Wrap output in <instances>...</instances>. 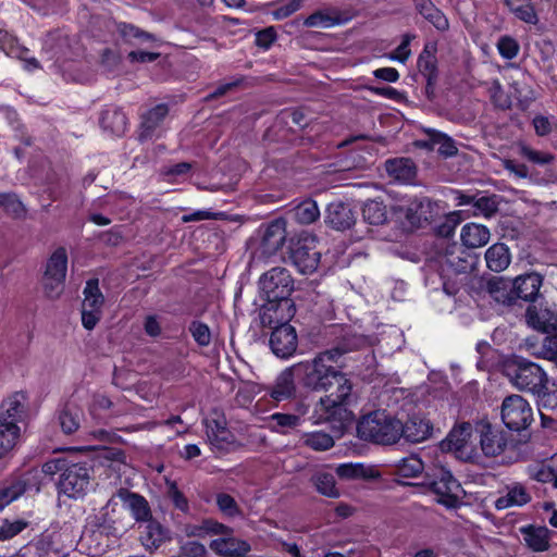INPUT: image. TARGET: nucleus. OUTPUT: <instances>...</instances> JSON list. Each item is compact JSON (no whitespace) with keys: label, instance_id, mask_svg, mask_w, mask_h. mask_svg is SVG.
<instances>
[{"label":"nucleus","instance_id":"c85d7f7f","mask_svg":"<svg viewBox=\"0 0 557 557\" xmlns=\"http://www.w3.org/2000/svg\"><path fill=\"white\" fill-rule=\"evenodd\" d=\"M140 539L145 547L156 549L164 543L169 536L168 531L157 521L147 520Z\"/></svg>","mask_w":557,"mask_h":557},{"label":"nucleus","instance_id":"c03bdc74","mask_svg":"<svg viewBox=\"0 0 557 557\" xmlns=\"http://www.w3.org/2000/svg\"><path fill=\"white\" fill-rule=\"evenodd\" d=\"M70 466V462L65 458H55L51 459L42 465L41 472L47 475H54L58 472H64L65 469ZM40 474V471L37 469L29 470L24 479H28V483H32L30 480H36Z\"/></svg>","mask_w":557,"mask_h":557},{"label":"nucleus","instance_id":"cd10ccee","mask_svg":"<svg viewBox=\"0 0 557 557\" xmlns=\"http://www.w3.org/2000/svg\"><path fill=\"white\" fill-rule=\"evenodd\" d=\"M416 9L428 20L436 29L444 32L448 29L447 17L431 2V0H413Z\"/></svg>","mask_w":557,"mask_h":557},{"label":"nucleus","instance_id":"2f4dec72","mask_svg":"<svg viewBox=\"0 0 557 557\" xmlns=\"http://www.w3.org/2000/svg\"><path fill=\"white\" fill-rule=\"evenodd\" d=\"M103 129L111 132L115 136H121L127 128V117L119 109L106 110L100 119Z\"/></svg>","mask_w":557,"mask_h":557},{"label":"nucleus","instance_id":"a19ab883","mask_svg":"<svg viewBox=\"0 0 557 557\" xmlns=\"http://www.w3.org/2000/svg\"><path fill=\"white\" fill-rule=\"evenodd\" d=\"M364 221L372 225L383 224L387 219L386 207L377 200H368L362 208Z\"/></svg>","mask_w":557,"mask_h":557},{"label":"nucleus","instance_id":"f3484780","mask_svg":"<svg viewBox=\"0 0 557 557\" xmlns=\"http://www.w3.org/2000/svg\"><path fill=\"white\" fill-rule=\"evenodd\" d=\"M525 319L529 326L542 333L548 334L557 329V317L548 309L530 306Z\"/></svg>","mask_w":557,"mask_h":557},{"label":"nucleus","instance_id":"f8f14e48","mask_svg":"<svg viewBox=\"0 0 557 557\" xmlns=\"http://www.w3.org/2000/svg\"><path fill=\"white\" fill-rule=\"evenodd\" d=\"M286 236V221L284 219L271 221L262 231L261 240L256 250L257 257L268 259L274 256L284 246Z\"/></svg>","mask_w":557,"mask_h":557},{"label":"nucleus","instance_id":"e433bc0d","mask_svg":"<svg viewBox=\"0 0 557 557\" xmlns=\"http://www.w3.org/2000/svg\"><path fill=\"white\" fill-rule=\"evenodd\" d=\"M292 218L299 224H311L320 216V210L315 201L309 199L297 205L290 211Z\"/></svg>","mask_w":557,"mask_h":557},{"label":"nucleus","instance_id":"4468645a","mask_svg":"<svg viewBox=\"0 0 557 557\" xmlns=\"http://www.w3.org/2000/svg\"><path fill=\"white\" fill-rule=\"evenodd\" d=\"M433 431L431 420L421 413H413L401 422V437L408 443H422L433 435Z\"/></svg>","mask_w":557,"mask_h":557},{"label":"nucleus","instance_id":"6ab92c4d","mask_svg":"<svg viewBox=\"0 0 557 557\" xmlns=\"http://www.w3.org/2000/svg\"><path fill=\"white\" fill-rule=\"evenodd\" d=\"M385 170L392 180L400 184H410L416 177V165L408 158L387 160Z\"/></svg>","mask_w":557,"mask_h":557},{"label":"nucleus","instance_id":"412c9836","mask_svg":"<svg viewBox=\"0 0 557 557\" xmlns=\"http://www.w3.org/2000/svg\"><path fill=\"white\" fill-rule=\"evenodd\" d=\"M490 231L486 226L476 223H467L462 226L460 239L467 248H479L490 240Z\"/></svg>","mask_w":557,"mask_h":557},{"label":"nucleus","instance_id":"58836bf2","mask_svg":"<svg viewBox=\"0 0 557 557\" xmlns=\"http://www.w3.org/2000/svg\"><path fill=\"white\" fill-rule=\"evenodd\" d=\"M67 271V255L64 248H58L49 258L45 271L46 276L65 277Z\"/></svg>","mask_w":557,"mask_h":557},{"label":"nucleus","instance_id":"9d476101","mask_svg":"<svg viewBox=\"0 0 557 557\" xmlns=\"http://www.w3.org/2000/svg\"><path fill=\"white\" fill-rule=\"evenodd\" d=\"M475 433L479 442L480 456L496 457L503 454L508 446L507 433L486 421L475 423Z\"/></svg>","mask_w":557,"mask_h":557},{"label":"nucleus","instance_id":"473e14b6","mask_svg":"<svg viewBox=\"0 0 557 557\" xmlns=\"http://www.w3.org/2000/svg\"><path fill=\"white\" fill-rule=\"evenodd\" d=\"M185 533L189 537L205 539L210 535L226 534L228 533V527L214 520L208 519L201 521L198 524L186 525Z\"/></svg>","mask_w":557,"mask_h":557},{"label":"nucleus","instance_id":"6e6552de","mask_svg":"<svg viewBox=\"0 0 557 557\" xmlns=\"http://www.w3.org/2000/svg\"><path fill=\"white\" fill-rule=\"evenodd\" d=\"M289 258L299 273L312 274L318 269L321 258L315 237L306 236L298 239L290 249Z\"/></svg>","mask_w":557,"mask_h":557},{"label":"nucleus","instance_id":"4d7b16f0","mask_svg":"<svg viewBox=\"0 0 557 557\" xmlns=\"http://www.w3.org/2000/svg\"><path fill=\"white\" fill-rule=\"evenodd\" d=\"M536 356L553 361L557 366V336H546Z\"/></svg>","mask_w":557,"mask_h":557},{"label":"nucleus","instance_id":"bb28decb","mask_svg":"<svg viewBox=\"0 0 557 557\" xmlns=\"http://www.w3.org/2000/svg\"><path fill=\"white\" fill-rule=\"evenodd\" d=\"M26 490L40 491L38 482L28 483V479H18L11 482L9 485L0 488V500L2 506L5 507L13 500L17 499Z\"/></svg>","mask_w":557,"mask_h":557},{"label":"nucleus","instance_id":"7ed1b4c3","mask_svg":"<svg viewBox=\"0 0 557 557\" xmlns=\"http://www.w3.org/2000/svg\"><path fill=\"white\" fill-rule=\"evenodd\" d=\"M357 432L362 440L391 445L401 437V421L384 411H374L359 421Z\"/></svg>","mask_w":557,"mask_h":557},{"label":"nucleus","instance_id":"680f3d73","mask_svg":"<svg viewBox=\"0 0 557 557\" xmlns=\"http://www.w3.org/2000/svg\"><path fill=\"white\" fill-rule=\"evenodd\" d=\"M413 38H414L413 35H410V34L404 35L401 44L389 55V59L393 61H398L400 63H405L408 60V58L410 57L409 45Z\"/></svg>","mask_w":557,"mask_h":557},{"label":"nucleus","instance_id":"052dcab7","mask_svg":"<svg viewBox=\"0 0 557 557\" xmlns=\"http://www.w3.org/2000/svg\"><path fill=\"white\" fill-rule=\"evenodd\" d=\"M166 484H168V495H169L170 499L172 500V503L174 504V506L182 511H187L188 510V500L183 495V493L178 490L177 484L173 481H168Z\"/></svg>","mask_w":557,"mask_h":557},{"label":"nucleus","instance_id":"9b49d317","mask_svg":"<svg viewBox=\"0 0 557 557\" xmlns=\"http://www.w3.org/2000/svg\"><path fill=\"white\" fill-rule=\"evenodd\" d=\"M83 294L82 324L86 330L91 331L102 317V307L104 304V297L99 288L98 280H88Z\"/></svg>","mask_w":557,"mask_h":557},{"label":"nucleus","instance_id":"1a4fd4ad","mask_svg":"<svg viewBox=\"0 0 557 557\" xmlns=\"http://www.w3.org/2000/svg\"><path fill=\"white\" fill-rule=\"evenodd\" d=\"M90 484L89 469L83 463H70L61 473L58 490L70 498L84 496Z\"/></svg>","mask_w":557,"mask_h":557},{"label":"nucleus","instance_id":"4be33fe9","mask_svg":"<svg viewBox=\"0 0 557 557\" xmlns=\"http://www.w3.org/2000/svg\"><path fill=\"white\" fill-rule=\"evenodd\" d=\"M507 493L495 502V507L499 510L513 506H523L531 500V495L521 483H512L506 487Z\"/></svg>","mask_w":557,"mask_h":557},{"label":"nucleus","instance_id":"ddd939ff","mask_svg":"<svg viewBox=\"0 0 557 557\" xmlns=\"http://www.w3.org/2000/svg\"><path fill=\"white\" fill-rule=\"evenodd\" d=\"M298 345L296 330L288 323L274 327L270 336V347L273 354L282 359L292 357Z\"/></svg>","mask_w":557,"mask_h":557},{"label":"nucleus","instance_id":"864d4df0","mask_svg":"<svg viewBox=\"0 0 557 557\" xmlns=\"http://www.w3.org/2000/svg\"><path fill=\"white\" fill-rule=\"evenodd\" d=\"M189 331L198 345L206 347L210 344L211 331L207 324L199 321H194L189 326Z\"/></svg>","mask_w":557,"mask_h":557},{"label":"nucleus","instance_id":"69168bd1","mask_svg":"<svg viewBox=\"0 0 557 557\" xmlns=\"http://www.w3.org/2000/svg\"><path fill=\"white\" fill-rule=\"evenodd\" d=\"M475 209L483 215L490 216L497 210L496 201L492 197H480L474 201Z\"/></svg>","mask_w":557,"mask_h":557},{"label":"nucleus","instance_id":"09e8293b","mask_svg":"<svg viewBox=\"0 0 557 557\" xmlns=\"http://www.w3.org/2000/svg\"><path fill=\"white\" fill-rule=\"evenodd\" d=\"M65 277L46 276L42 278L44 292L50 299H57L64 290Z\"/></svg>","mask_w":557,"mask_h":557},{"label":"nucleus","instance_id":"e2e57ef3","mask_svg":"<svg viewBox=\"0 0 557 557\" xmlns=\"http://www.w3.org/2000/svg\"><path fill=\"white\" fill-rule=\"evenodd\" d=\"M27 523L24 521H14V522H7L0 528V540H8L20 532H22L26 528Z\"/></svg>","mask_w":557,"mask_h":557},{"label":"nucleus","instance_id":"5701e85b","mask_svg":"<svg viewBox=\"0 0 557 557\" xmlns=\"http://www.w3.org/2000/svg\"><path fill=\"white\" fill-rule=\"evenodd\" d=\"M208 445L210 446L211 451L216 457H223L227 454L235 453L243 447L240 441L236 438L233 432L227 433V435L214 434L211 432V436L207 440Z\"/></svg>","mask_w":557,"mask_h":557},{"label":"nucleus","instance_id":"393cba45","mask_svg":"<svg viewBox=\"0 0 557 557\" xmlns=\"http://www.w3.org/2000/svg\"><path fill=\"white\" fill-rule=\"evenodd\" d=\"M296 379L298 380V374L294 364L278 375L271 393L272 397L276 400H283L293 396L296 392Z\"/></svg>","mask_w":557,"mask_h":557},{"label":"nucleus","instance_id":"603ef678","mask_svg":"<svg viewBox=\"0 0 557 557\" xmlns=\"http://www.w3.org/2000/svg\"><path fill=\"white\" fill-rule=\"evenodd\" d=\"M0 206L13 216H22L25 213L23 203L14 194H0Z\"/></svg>","mask_w":557,"mask_h":557},{"label":"nucleus","instance_id":"49530a36","mask_svg":"<svg viewBox=\"0 0 557 557\" xmlns=\"http://www.w3.org/2000/svg\"><path fill=\"white\" fill-rule=\"evenodd\" d=\"M431 145L432 148H436L438 153L444 157H453L458 151L455 141L443 133L434 132L431 136Z\"/></svg>","mask_w":557,"mask_h":557},{"label":"nucleus","instance_id":"a211bd4d","mask_svg":"<svg viewBox=\"0 0 557 557\" xmlns=\"http://www.w3.org/2000/svg\"><path fill=\"white\" fill-rule=\"evenodd\" d=\"M542 282V276L537 273L520 275L513 281V293L520 299L534 301L539 295Z\"/></svg>","mask_w":557,"mask_h":557},{"label":"nucleus","instance_id":"aec40b11","mask_svg":"<svg viewBox=\"0 0 557 557\" xmlns=\"http://www.w3.org/2000/svg\"><path fill=\"white\" fill-rule=\"evenodd\" d=\"M523 540L533 552H546L549 548L552 531L546 527L528 525L521 529Z\"/></svg>","mask_w":557,"mask_h":557},{"label":"nucleus","instance_id":"f257e3e1","mask_svg":"<svg viewBox=\"0 0 557 557\" xmlns=\"http://www.w3.org/2000/svg\"><path fill=\"white\" fill-rule=\"evenodd\" d=\"M346 352V349L334 347L295 364L299 383L310 391L327 392L336 384L335 392L315 403L310 416L313 424L329 423L333 429L342 430L354 421L355 416L349 409L354 401V385L342 371V358Z\"/></svg>","mask_w":557,"mask_h":557},{"label":"nucleus","instance_id":"b1692460","mask_svg":"<svg viewBox=\"0 0 557 557\" xmlns=\"http://www.w3.org/2000/svg\"><path fill=\"white\" fill-rule=\"evenodd\" d=\"M487 268L493 272H502L508 268L511 261L509 248L503 243L492 245L485 251Z\"/></svg>","mask_w":557,"mask_h":557},{"label":"nucleus","instance_id":"13d9d810","mask_svg":"<svg viewBox=\"0 0 557 557\" xmlns=\"http://www.w3.org/2000/svg\"><path fill=\"white\" fill-rule=\"evenodd\" d=\"M497 49L503 58L511 60L517 57L519 45L513 38L504 36L498 40Z\"/></svg>","mask_w":557,"mask_h":557},{"label":"nucleus","instance_id":"dca6fc26","mask_svg":"<svg viewBox=\"0 0 557 557\" xmlns=\"http://www.w3.org/2000/svg\"><path fill=\"white\" fill-rule=\"evenodd\" d=\"M325 223L334 230L344 231L355 224V213L342 201L332 202L325 211Z\"/></svg>","mask_w":557,"mask_h":557},{"label":"nucleus","instance_id":"5fc2aeb1","mask_svg":"<svg viewBox=\"0 0 557 557\" xmlns=\"http://www.w3.org/2000/svg\"><path fill=\"white\" fill-rule=\"evenodd\" d=\"M216 505L223 515L228 517H236L240 515V509L234 499L228 494L220 493L216 495Z\"/></svg>","mask_w":557,"mask_h":557},{"label":"nucleus","instance_id":"4c0bfd02","mask_svg":"<svg viewBox=\"0 0 557 557\" xmlns=\"http://www.w3.org/2000/svg\"><path fill=\"white\" fill-rule=\"evenodd\" d=\"M21 429L18 425L13 423L0 422V459L7 456L20 437Z\"/></svg>","mask_w":557,"mask_h":557},{"label":"nucleus","instance_id":"f03ea898","mask_svg":"<svg viewBox=\"0 0 557 557\" xmlns=\"http://www.w3.org/2000/svg\"><path fill=\"white\" fill-rule=\"evenodd\" d=\"M260 289L269 301V307L262 314V322H272V312L289 310L292 302L288 299L293 292L294 285L292 276L284 268H273L264 273L259 281Z\"/></svg>","mask_w":557,"mask_h":557},{"label":"nucleus","instance_id":"de8ad7c7","mask_svg":"<svg viewBox=\"0 0 557 557\" xmlns=\"http://www.w3.org/2000/svg\"><path fill=\"white\" fill-rule=\"evenodd\" d=\"M423 469L422 460L414 455L401 459L398 466L399 473L406 478H416Z\"/></svg>","mask_w":557,"mask_h":557},{"label":"nucleus","instance_id":"6e6d98bb","mask_svg":"<svg viewBox=\"0 0 557 557\" xmlns=\"http://www.w3.org/2000/svg\"><path fill=\"white\" fill-rule=\"evenodd\" d=\"M336 473L343 479L368 476L367 468L361 463H342L336 468Z\"/></svg>","mask_w":557,"mask_h":557},{"label":"nucleus","instance_id":"774afa93","mask_svg":"<svg viewBox=\"0 0 557 557\" xmlns=\"http://www.w3.org/2000/svg\"><path fill=\"white\" fill-rule=\"evenodd\" d=\"M539 398L540 404L545 408H557V389L548 391V385L543 388L542 393L535 395Z\"/></svg>","mask_w":557,"mask_h":557},{"label":"nucleus","instance_id":"2eb2a0df","mask_svg":"<svg viewBox=\"0 0 557 557\" xmlns=\"http://www.w3.org/2000/svg\"><path fill=\"white\" fill-rule=\"evenodd\" d=\"M221 535L212 540L209 545L215 554L223 557H246L250 550V545L246 541L232 536L230 528L228 533Z\"/></svg>","mask_w":557,"mask_h":557},{"label":"nucleus","instance_id":"39448f33","mask_svg":"<svg viewBox=\"0 0 557 557\" xmlns=\"http://www.w3.org/2000/svg\"><path fill=\"white\" fill-rule=\"evenodd\" d=\"M475 425L470 422H461L455 425L448 433L443 446L453 451L457 458L476 462L480 459Z\"/></svg>","mask_w":557,"mask_h":557},{"label":"nucleus","instance_id":"7c9ffc66","mask_svg":"<svg viewBox=\"0 0 557 557\" xmlns=\"http://www.w3.org/2000/svg\"><path fill=\"white\" fill-rule=\"evenodd\" d=\"M124 506L131 511L137 521H147L150 517V509L147 500L135 493H120Z\"/></svg>","mask_w":557,"mask_h":557},{"label":"nucleus","instance_id":"338daca9","mask_svg":"<svg viewBox=\"0 0 557 557\" xmlns=\"http://www.w3.org/2000/svg\"><path fill=\"white\" fill-rule=\"evenodd\" d=\"M460 221V212H451L446 221L438 227V234L445 237L450 236Z\"/></svg>","mask_w":557,"mask_h":557},{"label":"nucleus","instance_id":"3c124183","mask_svg":"<svg viewBox=\"0 0 557 557\" xmlns=\"http://www.w3.org/2000/svg\"><path fill=\"white\" fill-rule=\"evenodd\" d=\"M271 421L275 423L274 428L277 431L285 432L288 429H294L300 425L301 419L296 414L290 413H273L271 416Z\"/></svg>","mask_w":557,"mask_h":557},{"label":"nucleus","instance_id":"20e7f679","mask_svg":"<svg viewBox=\"0 0 557 557\" xmlns=\"http://www.w3.org/2000/svg\"><path fill=\"white\" fill-rule=\"evenodd\" d=\"M506 375L510 383L520 391L536 395L549 384L545 371L536 363L521 360L506 367Z\"/></svg>","mask_w":557,"mask_h":557},{"label":"nucleus","instance_id":"bf43d9fd","mask_svg":"<svg viewBox=\"0 0 557 557\" xmlns=\"http://www.w3.org/2000/svg\"><path fill=\"white\" fill-rule=\"evenodd\" d=\"M181 553L185 557H207L208 555L206 546L194 540L181 543Z\"/></svg>","mask_w":557,"mask_h":557},{"label":"nucleus","instance_id":"79ce46f5","mask_svg":"<svg viewBox=\"0 0 557 557\" xmlns=\"http://www.w3.org/2000/svg\"><path fill=\"white\" fill-rule=\"evenodd\" d=\"M169 109L166 104H158L149 110L143 120L141 126L144 133L140 137H148L152 131L159 125V123L168 115Z\"/></svg>","mask_w":557,"mask_h":557},{"label":"nucleus","instance_id":"f704fd0d","mask_svg":"<svg viewBox=\"0 0 557 557\" xmlns=\"http://www.w3.org/2000/svg\"><path fill=\"white\" fill-rule=\"evenodd\" d=\"M557 462V455L553 456L549 460L539 463H532L528 466L527 473L528 475L537 482L541 483H552L555 476Z\"/></svg>","mask_w":557,"mask_h":557},{"label":"nucleus","instance_id":"ea45409f","mask_svg":"<svg viewBox=\"0 0 557 557\" xmlns=\"http://www.w3.org/2000/svg\"><path fill=\"white\" fill-rule=\"evenodd\" d=\"M311 480L320 494L333 498L339 496V491L336 487L335 478L332 473L318 471Z\"/></svg>","mask_w":557,"mask_h":557},{"label":"nucleus","instance_id":"0e129e2a","mask_svg":"<svg viewBox=\"0 0 557 557\" xmlns=\"http://www.w3.org/2000/svg\"><path fill=\"white\" fill-rule=\"evenodd\" d=\"M276 39V33L273 27H268L256 34V45L264 50L269 49Z\"/></svg>","mask_w":557,"mask_h":557},{"label":"nucleus","instance_id":"423d86ee","mask_svg":"<svg viewBox=\"0 0 557 557\" xmlns=\"http://www.w3.org/2000/svg\"><path fill=\"white\" fill-rule=\"evenodd\" d=\"M430 488L436 495V502L447 508H456L461 504L463 488L453 473L444 467L434 470Z\"/></svg>","mask_w":557,"mask_h":557},{"label":"nucleus","instance_id":"37998d69","mask_svg":"<svg viewBox=\"0 0 557 557\" xmlns=\"http://www.w3.org/2000/svg\"><path fill=\"white\" fill-rule=\"evenodd\" d=\"M301 440L305 446L317 451H324L334 446L333 437L321 431L306 433Z\"/></svg>","mask_w":557,"mask_h":557},{"label":"nucleus","instance_id":"a878e982","mask_svg":"<svg viewBox=\"0 0 557 557\" xmlns=\"http://www.w3.org/2000/svg\"><path fill=\"white\" fill-rule=\"evenodd\" d=\"M24 399V395L15 394L4 400L1 406L0 422L18 425L25 409Z\"/></svg>","mask_w":557,"mask_h":557},{"label":"nucleus","instance_id":"a18cd8bd","mask_svg":"<svg viewBox=\"0 0 557 557\" xmlns=\"http://www.w3.org/2000/svg\"><path fill=\"white\" fill-rule=\"evenodd\" d=\"M510 12L519 20L528 24H536L539 22L537 14L531 0L513 3L512 7H508Z\"/></svg>","mask_w":557,"mask_h":557},{"label":"nucleus","instance_id":"0eeeda50","mask_svg":"<svg viewBox=\"0 0 557 557\" xmlns=\"http://www.w3.org/2000/svg\"><path fill=\"white\" fill-rule=\"evenodd\" d=\"M502 420L509 430H524L533 420L532 408L523 397L510 395L503 401Z\"/></svg>","mask_w":557,"mask_h":557},{"label":"nucleus","instance_id":"c9c22d12","mask_svg":"<svg viewBox=\"0 0 557 557\" xmlns=\"http://www.w3.org/2000/svg\"><path fill=\"white\" fill-rule=\"evenodd\" d=\"M202 424L205 426L206 440H209L211 436V432L214 434L227 435V433L232 432L227 428V420L224 412L220 409H212L208 416L202 420Z\"/></svg>","mask_w":557,"mask_h":557},{"label":"nucleus","instance_id":"72a5a7b5","mask_svg":"<svg viewBox=\"0 0 557 557\" xmlns=\"http://www.w3.org/2000/svg\"><path fill=\"white\" fill-rule=\"evenodd\" d=\"M339 23V15L333 9L318 10L304 20V25L312 28H331Z\"/></svg>","mask_w":557,"mask_h":557},{"label":"nucleus","instance_id":"8fccbe9b","mask_svg":"<svg viewBox=\"0 0 557 557\" xmlns=\"http://www.w3.org/2000/svg\"><path fill=\"white\" fill-rule=\"evenodd\" d=\"M305 0H282L272 11L274 20H284L298 11Z\"/></svg>","mask_w":557,"mask_h":557},{"label":"nucleus","instance_id":"c756f323","mask_svg":"<svg viewBox=\"0 0 557 557\" xmlns=\"http://www.w3.org/2000/svg\"><path fill=\"white\" fill-rule=\"evenodd\" d=\"M84 417L83 410L75 404H66L59 413V422L65 434L76 432Z\"/></svg>","mask_w":557,"mask_h":557}]
</instances>
